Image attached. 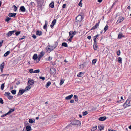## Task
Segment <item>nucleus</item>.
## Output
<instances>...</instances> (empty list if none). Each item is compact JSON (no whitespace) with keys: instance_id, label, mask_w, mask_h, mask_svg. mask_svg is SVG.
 Listing matches in <instances>:
<instances>
[{"instance_id":"obj_1","label":"nucleus","mask_w":131,"mask_h":131,"mask_svg":"<svg viewBox=\"0 0 131 131\" xmlns=\"http://www.w3.org/2000/svg\"><path fill=\"white\" fill-rule=\"evenodd\" d=\"M83 19L82 16L81 15H78L75 20V24L78 25L82 21Z\"/></svg>"},{"instance_id":"obj_2","label":"nucleus","mask_w":131,"mask_h":131,"mask_svg":"<svg viewBox=\"0 0 131 131\" xmlns=\"http://www.w3.org/2000/svg\"><path fill=\"white\" fill-rule=\"evenodd\" d=\"M50 73L51 74H55L56 73L55 69L54 68H52L50 69Z\"/></svg>"},{"instance_id":"obj_3","label":"nucleus","mask_w":131,"mask_h":131,"mask_svg":"<svg viewBox=\"0 0 131 131\" xmlns=\"http://www.w3.org/2000/svg\"><path fill=\"white\" fill-rule=\"evenodd\" d=\"M76 31H70L69 33V35L70 36H72V37H73L76 34Z\"/></svg>"},{"instance_id":"obj_4","label":"nucleus","mask_w":131,"mask_h":131,"mask_svg":"<svg viewBox=\"0 0 131 131\" xmlns=\"http://www.w3.org/2000/svg\"><path fill=\"white\" fill-rule=\"evenodd\" d=\"M128 100L127 99L124 104L123 106L124 108H126L127 107L129 106V103H128Z\"/></svg>"},{"instance_id":"obj_5","label":"nucleus","mask_w":131,"mask_h":131,"mask_svg":"<svg viewBox=\"0 0 131 131\" xmlns=\"http://www.w3.org/2000/svg\"><path fill=\"white\" fill-rule=\"evenodd\" d=\"M34 83V81L33 80H30L28 81V85L31 86V85H33Z\"/></svg>"},{"instance_id":"obj_6","label":"nucleus","mask_w":131,"mask_h":131,"mask_svg":"<svg viewBox=\"0 0 131 131\" xmlns=\"http://www.w3.org/2000/svg\"><path fill=\"white\" fill-rule=\"evenodd\" d=\"M124 18L123 17H119L118 18V19L117 20L116 23L117 24H118L121 22L123 21L124 20Z\"/></svg>"},{"instance_id":"obj_7","label":"nucleus","mask_w":131,"mask_h":131,"mask_svg":"<svg viewBox=\"0 0 131 131\" xmlns=\"http://www.w3.org/2000/svg\"><path fill=\"white\" fill-rule=\"evenodd\" d=\"M99 23L100 21L98 23H96L95 26H94L92 27L91 29V30H92L96 29L97 28V27H98Z\"/></svg>"},{"instance_id":"obj_8","label":"nucleus","mask_w":131,"mask_h":131,"mask_svg":"<svg viewBox=\"0 0 131 131\" xmlns=\"http://www.w3.org/2000/svg\"><path fill=\"white\" fill-rule=\"evenodd\" d=\"M15 31L16 30H13L12 31H9L6 34V35L8 37H10L12 35L13 33H14Z\"/></svg>"},{"instance_id":"obj_9","label":"nucleus","mask_w":131,"mask_h":131,"mask_svg":"<svg viewBox=\"0 0 131 131\" xmlns=\"http://www.w3.org/2000/svg\"><path fill=\"white\" fill-rule=\"evenodd\" d=\"M25 91V90H20L19 91V93L18 94V95H21Z\"/></svg>"},{"instance_id":"obj_10","label":"nucleus","mask_w":131,"mask_h":131,"mask_svg":"<svg viewBox=\"0 0 131 131\" xmlns=\"http://www.w3.org/2000/svg\"><path fill=\"white\" fill-rule=\"evenodd\" d=\"M5 63L4 62H2L0 66V69L1 71L2 72L3 71V68L4 66Z\"/></svg>"},{"instance_id":"obj_11","label":"nucleus","mask_w":131,"mask_h":131,"mask_svg":"<svg viewBox=\"0 0 131 131\" xmlns=\"http://www.w3.org/2000/svg\"><path fill=\"white\" fill-rule=\"evenodd\" d=\"M93 47L94 49L95 50H96L97 48V45L96 41H94V44L93 45Z\"/></svg>"},{"instance_id":"obj_12","label":"nucleus","mask_w":131,"mask_h":131,"mask_svg":"<svg viewBox=\"0 0 131 131\" xmlns=\"http://www.w3.org/2000/svg\"><path fill=\"white\" fill-rule=\"evenodd\" d=\"M46 49L47 51L49 52H50L52 50V49H51V48L50 47V46H48L47 47H46Z\"/></svg>"},{"instance_id":"obj_13","label":"nucleus","mask_w":131,"mask_h":131,"mask_svg":"<svg viewBox=\"0 0 131 131\" xmlns=\"http://www.w3.org/2000/svg\"><path fill=\"white\" fill-rule=\"evenodd\" d=\"M16 15V13H9L8 15V16H9L10 17H15V16Z\"/></svg>"},{"instance_id":"obj_14","label":"nucleus","mask_w":131,"mask_h":131,"mask_svg":"<svg viewBox=\"0 0 131 131\" xmlns=\"http://www.w3.org/2000/svg\"><path fill=\"white\" fill-rule=\"evenodd\" d=\"M106 117H101L99 118L98 119L99 120L101 121H103L104 120L106 119Z\"/></svg>"},{"instance_id":"obj_15","label":"nucleus","mask_w":131,"mask_h":131,"mask_svg":"<svg viewBox=\"0 0 131 131\" xmlns=\"http://www.w3.org/2000/svg\"><path fill=\"white\" fill-rule=\"evenodd\" d=\"M77 126H80L81 125L80 122L79 120H75L74 121Z\"/></svg>"},{"instance_id":"obj_16","label":"nucleus","mask_w":131,"mask_h":131,"mask_svg":"<svg viewBox=\"0 0 131 131\" xmlns=\"http://www.w3.org/2000/svg\"><path fill=\"white\" fill-rule=\"evenodd\" d=\"M45 23L44 24L43 26V28L44 29H46V30H47V25H48V23L47 22V21L45 20Z\"/></svg>"},{"instance_id":"obj_17","label":"nucleus","mask_w":131,"mask_h":131,"mask_svg":"<svg viewBox=\"0 0 131 131\" xmlns=\"http://www.w3.org/2000/svg\"><path fill=\"white\" fill-rule=\"evenodd\" d=\"M20 9L22 12H25L26 11V9L24 6L20 7Z\"/></svg>"},{"instance_id":"obj_18","label":"nucleus","mask_w":131,"mask_h":131,"mask_svg":"<svg viewBox=\"0 0 131 131\" xmlns=\"http://www.w3.org/2000/svg\"><path fill=\"white\" fill-rule=\"evenodd\" d=\"M73 96V95L72 94H71L70 95L67 96L66 97V99L67 100L70 99Z\"/></svg>"},{"instance_id":"obj_19","label":"nucleus","mask_w":131,"mask_h":131,"mask_svg":"<svg viewBox=\"0 0 131 131\" xmlns=\"http://www.w3.org/2000/svg\"><path fill=\"white\" fill-rule=\"evenodd\" d=\"M31 127L30 126H27L26 127V129L27 131H30Z\"/></svg>"},{"instance_id":"obj_20","label":"nucleus","mask_w":131,"mask_h":131,"mask_svg":"<svg viewBox=\"0 0 131 131\" xmlns=\"http://www.w3.org/2000/svg\"><path fill=\"white\" fill-rule=\"evenodd\" d=\"M35 119H29V122L30 123H35Z\"/></svg>"},{"instance_id":"obj_21","label":"nucleus","mask_w":131,"mask_h":131,"mask_svg":"<svg viewBox=\"0 0 131 131\" xmlns=\"http://www.w3.org/2000/svg\"><path fill=\"white\" fill-rule=\"evenodd\" d=\"M104 127L103 126H99L98 127L99 131H101V130L103 129Z\"/></svg>"},{"instance_id":"obj_22","label":"nucleus","mask_w":131,"mask_h":131,"mask_svg":"<svg viewBox=\"0 0 131 131\" xmlns=\"http://www.w3.org/2000/svg\"><path fill=\"white\" fill-rule=\"evenodd\" d=\"M124 36L123 35V34L122 33H120L118 35V38L119 39H121Z\"/></svg>"},{"instance_id":"obj_23","label":"nucleus","mask_w":131,"mask_h":131,"mask_svg":"<svg viewBox=\"0 0 131 131\" xmlns=\"http://www.w3.org/2000/svg\"><path fill=\"white\" fill-rule=\"evenodd\" d=\"M36 35L39 36H41L42 34V32L41 31H37L36 32Z\"/></svg>"},{"instance_id":"obj_24","label":"nucleus","mask_w":131,"mask_h":131,"mask_svg":"<svg viewBox=\"0 0 131 131\" xmlns=\"http://www.w3.org/2000/svg\"><path fill=\"white\" fill-rule=\"evenodd\" d=\"M49 6L51 8H53L54 7V3L53 2H52L49 5Z\"/></svg>"},{"instance_id":"obj_25","label":"nucleus","mask_w":131,"mask_h":131,"mask_svg":"<svg viewBox=\"0 0 131 131\" xmlns=\"http://www.w3.org/2000/svg\"><path fill=\"white\" fill-rule=\"evenodd\" d=\"M37 54H35L33 56V59L35 60L37 59Z\"/></svg>"},{"instance_id":"obj_26","label":"nucleus","mask_w":131,"mask_h":131,"mask_svg":"<svg viewBox=\"0 0 131 131\" xmlns=\"http://www.w3.org/2000/svg\"><path fill=\"white\" fill-rule=\"evenodd\" d=\"M51 84V82L50 81H48L46 84L45 86L46 88H48Z\"/></svg>"},{"instance_id":"obj_27","label":"nucleus","mask_w":131,"mask_h":131,"mask_svg":"<svg viewBox=\"0 0 131 131\" xmlns=\"http://www.w3.org/2000/svg\"><path fill=\"white\" fill-rule=\"evenodd\" d=\"M83 73L80 72L78 73V74L77 75V76L78 77H82L83 75Z\"/></svg>"},{"instance_id":"obj_28","label":"nucleus","mask_w":131,"mask_h":131,"mask_svg":"<svg viewBox=\"0 0 131 131\" xmlns=\"http://www.w3.org/2000/svg\"><path fill=\"white\" fill-rule=\"evenodd\" d=\"M10 53V52L9 51H8L6 52L4 54V56L5 57L7 56Z\"/></svg>"},{"instance_id":"obj_29","label":"nucleus","mask_w":131,"mask_h":131,"mask_svg":"<svg viewBox=\"0 0 131 131\" xmlns=\"http://www.w3.org/2000/svg\"><path fill=\"white\" fill-rule=\"evenodd\" d=\"M15 110L14 108H12L9 111L7 112L8 114H10L12 112L14 111Z\"/></svg>"},{"instance_id":"obj_30","label":"nucleus","mask_w":131,"mask_h":131,"mask_svg":"<svg viewBox=\"0 0 131 131\" xmlns=\"http://www.w3.org/2000/svg\"><path fill=\"white\" fill-rule=\"evenodd\" d=\"M10 93L9 92H5L4 94L5 96H6L7 97L10 95Z\"/></svg>"},{"instance_id":"obj_31","label":"nucleus","mask_w":131,"mask_h":131,"mask_svg":"<svg viewBox=\"0 0 131 131\" xmlns=\"http://www.w3.org/2000/svg\"><path fill=\"white\" fill-rule=\"evenodd\" d=\"M62 46L65 47H68V46L66 42L62 43Z\"/></svg>"},{"instance_id":"obj_32","label":"nucleus","mask_w":131,"mask_h":131,"mask_svg":"<svg viewBox=\"0 0 131 131\" xmlns=\"http://www.w3.org/2000/svg\"><path fill=\"white\" fill-rule=\"evenodd\" d=\"M31 86L28 85V86H27L26 88L25 89V91L29 90L31 88Z\"/></svg>"},{"instance_id":"obj_33","label":"nucleus","mask_w":131,"mask_h":131,"mask_svg":"<svg viewBox=\"0 0 131 131\" xmlns=\"http://www.w3.org/2000/svg\"><path fill=\"white\" fill-rule=\"evenodd\" d=\"M11 19V18H9L7 16L6 17V19L5 20V21L8 23L10 20Z\"/></svg>"},{"instance_id":"obj_34","label":"nucleus","mask_w":131,"mask_h":131,"mask_svg":"<svg viewBox=\"0 0 131 131\" xmlns=\"http://www.w3.org/2000/svg\"><path fill=\"white\" fill-rule=\"evenodd\" d=\"M11 92L13 94H16V91L15 90H13L11 91Z\"/></svg>"},{"instance_id":"obj_35","label":"nucleus","mask_w":131,"mask_h":131,"mask_svg":"<svg viewBox=\"0 0 131 131\" xmlns=\"http://www.w3.org/2000/svg\"><path fill=\"white\" fill-rule=\"evenodd\" d=\"M97 61V60L96 59H94L92 61V64H95L96 63Z\"/></svg>"},{"instance_id":"obj_36","label":"nucleus","mask_w":131,"mask_h":131,"mask_svg":"<svg viewBox=\"0 0 131 131\" xmlns=\"http://www.w3.org/2000/svg\"><path fill=\"white\" fill-rule=\"evenodd\" d=\"M118 61L121 63H122V58L120 57H119L118 58Z\"/></svg>"},{"instance_id":"obj_37","label":"nucleus","mask_w":131,"mask_h":131,"mask_svg":"<svg viewBox=\"0 0 131 131\" xmlns=\"http://www.w3.org/2000/svg\"><path fill=\"white\" fill-rule=\"evenodd\" d=\"M13 7L14 9V10L15 12H16L17 10V7L15 5H14L13 6Z\"/></svg>"},{"instance_id":"obj_38","label":"nucleus","mask_w":131,"mask_h":131,"mask_svg":"<svg viewBox=\"0 0 131 131\" xmlns=\"http://www.w3.org/2000/svg\"><path fill=\"white\" fill-rule=\"evenodd\" d=\"M40 71L39 69H37L36 70L34 71V73H38Z\"/></svg>"},{"instance_id":"obj_39","label":"nucleus","mask_w":131,"mask_h":131,"mask_svg":"<svg viewBox=\"0 0 131 131\" xmlns=\"http://www.w3.org/2000/svg\"><path fill=\"white\" fill-rule=\"evenodd\" d=\"M108 26L107 25H106V26L104 28V30L105 31V32L108 29Z\"/></svg>"},{"instance_id":"obj_40","label":"nucleus","mask_w":131,"mask_h":131,"mask_svg":"<svg viewBox=\"0 0 131 131\" xmlns=\"http://www.w3.org/2000/svg\"><path fill=\"white\" fill-rule=\"evenodd\" d=\"M97 128V126L94 127L92 128L91 129L92 131H94L95 130H96Z\"/></svg>"},{"instance_id":"obj_41","label":"nucleus","mask_w":131,"mask_h":131,"mask_svg":"<svg viewBox=\"0 0 131 131\" xmlns=\"http://www.w3.org/2000/svg\"><path fill=\"white\" fill-rule=\"evenodd\" d=\"M44 53L42 51L40 53V55L39 56H40V57H43V55H44Z\"/></svg>"},{"instance_id":"obj_42","label":"nucleus","mask_w":131,"mask_h":131,"mask_svg":"<svg viewBox=\"0 0 131 131\" xmlns=\"http://www.w3.org/2000/svg\"><path fill=\"white\" fill-rule=\"evenodd\" d=\"M56 21V20L55 19H54L52 21V24L53 25H54L55 24V23Z\"/></svg>"},{"instance_id":"obj_43","label":"nucleus","mask_w":131,"mask_h":131,"mask_svg":"<svg viewBox=\"0 0 131 131\" xmlns=\"http://www.w3.org/2000/svg\"><path fill=\"white\" fill-rule=\"evenodd\" d=\"M4 83H3L1 85V89L2 90H3V89L4 88Z\"/></svg>"},{"instance_id":"obj_44","label":"nucleus","mask_w":131,"mask_h":131,"mask_svg":"<svg viewBox=\"0 0 131 131\" xmlns=\"http://www.w3.org/2000/svg\"><path fill=\"white\" fill-rule=\"evenodd\" d=\"M128 103H129V106H131V99H128Z\"/></svg>"},{"instance_id":"obj_45","label":"nucleus","mask_w":131,"mask_h":131,"mask_svg":"<svg viewBox=\"0 0 131 131\" xmlns=\"http://www.w3.org/2000/svg\"><path fill=\"white\" fill-rule=\"evenodd\" d=\"M29 72L31 73H34V71H33V69H30L29 70Z\"/></svg>"},{"instance_id":"obj_46","label":"nucleus","mask_w":131,"mask_h":131,"mask_svg":"<svg viewBox=\"0 0 131 131\" xmlns=\"http://www.w3.org/2000/svg\"><path fill=\"white\" fill-rule=\"evenodd\" d=\"M82 1V0H81L78 4V5L81 7H82V3L81 2Z\"/></svg>"},{"instance_id":"obj_47","label":"nucleus","mask_w":131,"mask_h":131,"mask_svg":"<svg viewBox=\"0 0 131 131\" xmlns=\"http://www.w3.org/2000/svg\"><path fill=\"white\" fill-rule=\"evenodd\" d=\"M56 46H57L55 45V46H50V47L51 48V49H52V50H53L55 48Z\"/></svg>"},{"instance_id":"obj_48","label":"nucleus","mask_w":131,"mask_h":131,"mask_svg":"<svg viewBox=\"0 0 131 131\" xmlns=\"http://www.w3.org/2000/svg\"><path fill=\"white\" fill-rule=\"evenodd\" d=\"M21 33V31H19L18 32H16L15 33V35H16L17 36L19 34H20Z\"/></svg>"},{"instance_id":"obj_49","label":"nucleus","mask_w":131,"mask_h":131,"mask_svg":"<svg viewBox=\"0 0 131 131\" xmlns=\"http://www.w3.org/2000/svg\"><path fill=\"white\" fill-rule=\"evenodd\" d=\"M52 58L50 56H49L48 57V59H47V61H50L52 60Z\"/></svg>"},{"instance_id":"obj_50","label":"nucleus","mask_w":131,"mask_h":131,"mask_svg":"<svg viewBox=\"0 0 131 131\" xmlns=\"http://www.w3.org/2000/svg\"><path fill=\"white\" fill-rule=\"evenodd\" d=\"M13 96L10 95L8 96V97L7 98L8 99H9V100H11V99H12L13 98Z\"/></svg>"},{"instance_id":"obj_51","label":"nucleus","mask_w":131,"mask_h":131,"mask_svg":"<svg viewBox=\"0 0 131 131\" xmlns=\"http://www.w3.org/2000/svg\"><path fill=\"white\" fill-rule=\"evenodd\" d=\"M74 125L75 126H77L76 125V124H75V122H73V123H71L69 125Z\"/></svg>"},{"instance_id":"obj_52","label":"nucleus","mask_w":131,"mask_h":131,"mask_svg":"<svg viewBox=\"0 0 131 131\" xmlns=\"http://www.w3.org/2000/svg\"><path fill=\"white\" fill-rule=\"evenodd\" d=\"M84 67V65L83 64H81L79 67V68H83Z\"/></svg>"},{"instance_id":"obj_53","label":"nucleus","mask_w":131,"mask_h":131,"mask_svg":"<svg viewBox=\"0 0 131 131\" xmlns=\"http://www.w3.org/2000/svg\"><path fill=\"white\" fill-rule=\"evenodd\" d=\"M88 114L87 112L86 111L83 112V115H86Z\"/></svg>"},{"instance_id":"obj_54","label":"nucleus","mask_w":131,"mask_h":131,"mask_svg":"<svg viewBox=\"0 0 131 131\" xmlns=\"http://www.w3.org/2000/svg\"><path fill=\"white\" fill-rule=\"evenodd\" d=\"M8 114H8V113H6L4 114V115H2L1 116V117H4L6 116Z\"/></svg>"},{"instance_id":"obj_55","label":"nucleus","mask_w":131,"mask_h":131,"mask_svg":"<svg viewBox=\"0 0 131 131\" xmlns=\"http://www.w3.org/2000/svg\"><path fill=\"white\" fill-rule=\"evenodd\" d=\"M64 81L63 80H61L60 85H62L64 83Z\"/></svg>"},{"instance_id":"obj_56","label":"nucleus","mask_w":131,"mask_h":131,"mask_svg":"<svg viewBox=\"0 0 131 131\" xmlns=\"http://www.w3.org/2000/svg\"><path fill=\"white\" fill-rule=\"evenodd\" d=\"M73 38L72 36L70 37H70L69 39H68V40L70 42H71V40L72 38Z\"/></svg>"},{"instance_id":"obj_57","label":"nucleus","mask_w":131,"mask_h":131,"mask_svg":"<svg viewBox=\"0 0 131 131\" xmlns=\"http://www.w3.org/2000/svg\"><path fill=\"white\" fill-rule=\"evenodd\" d=\"M3 103H4L2 99L1 98H0V103L3 104Z\"/></svg>"},{"instance_id":"obj_58","label":"nucleus","mask_w":131,"mask_h":131,"mask_svg":"<svg viewBox=\"0 0 131 131\" xmlns=\"http://www.w3.org/2000/svg\"><path fill=\"white\" fill-rule=\"evenodd\" d=\"M117 55L118 56H119L120 54V50H119L117 52Z\"/></svg>"},{"instance_id":"obj_59","label":"nucleus","mask_w":131,"mask_h":131,"mask_svg":"<svg viewBox=\"0 0 131 131\" xmlns=\"http://www.w3.org/2000/svg\"><path fill=\"white\" fill-rule=\"evenodd\" d=\"M39 78L40 79H42L43 80H44L45 79V77H41V76L40 77H39Z\"/></svg>"},{"instance_id":"obj_60","label":"nucleus","mask_w":131,"mask_h":131,"mask_svg":"<svg viewBox=\"0 0 131 131\" xmlns=\"http://www.w3.org/2000/svg\"><path fill=\"white\" fill-rule=\"evenodd\" d=\"M3 41L2 40L0 42V47L2 46Z\"/></svg>"},{"instance_id":"obj_61","label":"nucleus","mask_w":131,"mask_h":131,"mask_svg":"<svg viewBox=\"0 0 131 131\" xmlns=\"http://www.w3.org/2000/svg\"><path fill=\"white\" fill-rule=\"evenodd\" d=\"M25 38V36H23L22 37V38H21L19 39V40H22L23 39H24Z\"/></svg>"},{"instance_id":"obj_62","label":"nucleus","mask_w":131,"mask_h":131,"mask_svg":"<svg viewBox=\"0 0 131 131\" xmlns=\"http://www.w3.org/2000/svg\"><path fill=\"white\" fill-rule=\"evenodd\" d=\"M66 6V4H64L62 6V7L63 8H65Z\"/></svg>"},{"instance_id":"obj_63","label":"nucleus","mask_w":131,"mask_h":131,"mask_svg":"<svg viewBox=\"0 0 131 131\" xmlns=\"http://www.w3.org/2000/svg\"><path fill=\"white\" fill-rule=\"evenodd\" d=\"M87 37V38L89 40H90L91 39V36H88Z\"/></svg>"},{"instance_id":"obj_64","label":"nucleus","mask_w":131,"mask_h":131,"mask_svg":"<svg viewBox=\"0 0 131 131\" xmlns=\"http://www.w3.org/2000/svg\"><path fill=\"white\" fill-rule=\"evenodd\" d=\"M108 131H116L115 130H114L112 129H109Z\"/></svg>"}]
</instances>
